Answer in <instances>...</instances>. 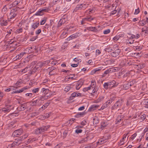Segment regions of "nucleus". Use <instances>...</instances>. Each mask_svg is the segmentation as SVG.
<instances>
[{"mask_svg":"<svg viewBox=\"0 0 148 148\" xmlns=\"http://www.w3.org/2000/svg\"><path fill=\"white\" fill-rule=\"evenodd\" d=\"M28 135V133L25 134L21 137H20L18 140H16L12 144L8 145L7 147V148H17L18 146H21L22 144L21 140L25 139Z\"/></svg>","mask_w":148,"mask_h":148,"instance_id":"obj_1","label":"nucleus"},{"mask_svg":"<svg viewBox=\"0 0 148 148\" xmlns=\"http://www.w3.org/2000/svg\"><path fill=\"white\" fill-rule=\"evenodd\" d=\"M18 8H15L12 9L9 14V18H8V21H11V23H13L15 20L14 19L17 16L18 14Z\"/></svg>","mask_w":148,"mask_h":148,"instance_id":"obj_2","label":"nucleus"},{"mask_svg":"<svg viewBox=\"0 0 148 148\" xmlns=\"http://www.w3.org/2000/svg\"><path fill=\"white\" fill-rule=\"evenodd\" d=\"M90 89L92 90V91L90 94L92 96H94L97 95L98 88L96 86V83L95 81H92L90 84Z\"/></svg>","mask_w":148,"mask_h":148,"instance_id":"obj_3","label":"nucleus"},{"mask_svg":"<svg viewBox=\"0 0 148 148\" xmlns=\"http://www.w3.org/2000/svg\"><path fill=\"white\" fill-rule=\"evenodd\" d=\"M116 83V82L114 80L105 82L103 84V87L106 90H107L108 88L111 89L115 86Z\"/></svg>","mask_w":148,"mask_h":148,"instance_id":"obj_4","label":"nucleus"},{"mask_svg":"<svg viewBox=\"0 0 148 148\" xmlns=\"http://www.w3.org/2000/svg\"><path fill=\"white\" fill-rule=\"evenodd\" d=\"M123 100L122 99H120L116 101L113 106L112 107L111 109L112 110L119 109L123 104Z\"/></svg>","mask_w":148,"mask_h":148,"instance_id":"obj_5","label":"nucleus"},{"mask_svg":"<svg viewBox=\"0 0 148 148\" xmlns=\"http://www.w3.org/2000/svg\"><path fill=\"white\" fill-rule=\"evenodd\" d=\"M48 69L49 70V75L50 76L57 75L58 72V70L56 67L52 66L48 68Z\"/></svg>","mask_w":148,"mask_h":148,"instance_id":"obj_6","label":"nucleus"},{"mask_svg":"<svg viewBox=\"0 0 148 148\" xmlns=\"http://www.w3.org/2000/svg\"><path fill=\"white\" fill-rule=\"evenodd\" d=\"M50 126L49 125L43 126L40 128L37 129L35 132L36 134H38L45 132L49 128Z\"/></svg>","mask_w":148,"mask_h":148,"instance_id":"obj_7","label":"nucleus"},{"mask_svg":"<svg viewBox=\"0 0 148 148\" xmlns=\"http://www.w3.org/2000/svg\"><path fill=\"white\" fill-rule=\"evenodd\" d=\"M67 20V16L64 15L60 20L57 24V27H59L62 25L64 24Z\"/></svg>","mask_w":148,"mask_h":148,"instance_id":"obj_8","label":"nucleus"},{"mask_svg":"<svg viewBox=\"0 0 148 148\" xmlns=\"http://www.w3.org/2000/svg\"><path fill=\"white\" fill-rule=\"evenodd\" d=\"M88 5L87 4H82L77 5L76 7L74 9V10L77 11L79 10H80L82 8H87Z\"/></svg>","mask_w":148,"mask_h":148,"instance_id":"obj_9","label":"nucleus"},{"mask_svg":"<svg viewBox=\"0 0 148 148\" xmlns=\"http://www.w3.org/2000/svg\"><path fill=\"white\" fill-rule=\"evenodd\" d=\"M116 71V69L114 68H110L104 71V74L102 75V77H104L106 76V75H107V74L115 72Z\"/></svg>","mask_w":148,"mask_h":148,"instance_id":"obj_10","label":"nucleus"},{"mask_svg":"<svg viewBox=\"0 0 148 148\" xmlns=\"http://www.w3.org/2000/svg\"><path fill=\"white\" fill-rule=\"evenodd\" d=\"M23 131L21 129L15 130L13 132L12 135L14 137H18L23 133Z\"/></svg>","mask_w":148,"mask_h":148,"instance_id":"obj_11","label":"nucleus"},{"mask_svg":"<svg viewBox=\"0 0 148 148\" xmlns=\"http://www.w3.org/2000/svg\"><path fill=\"white\" fill-rule=\"evenodd\" d=\"M121 50L120 49H117L115 51L110 53L111 55L113 57L115 58L118 56L120 53Z\"/></svg>","mask_w":148,"mask_h":148,"instance_id":"obj_12","label":"nucleus"},{"mask_svg":"<svg viewBox=\"0 0 148 148\" xmlns=\"http://www.w3.org/2000/svg\"><path fill=\"white\" fill-rule=\"evenodd\" d=\"M9 21L8 20H6L1 18L0 19V25L2 26H6L8 25V22ZM9 22H10L9 21Z\"/></svg>","mask_w":148,"mask_h":148,"instance_id":"obj_13","label":"nucleus"},{"mask_svg":"<svg viewBox=\"0 0 148 148\" xmlns=\"http://www.w3.org/2000/svg\"><path fill=\"white\" fill-rule=\"evenodd\" d=\"M48 11V8H46L44 9H40L35 14L36 15H42L43 13L47 12Z\"/></svg>","mask_w":148,"mask_h":148,"instance_id":"obj_14","label":"nucleus"},{"mask_svg":"<svg viewBox=\"0 0 148 148\" xmlns=\"http://www.w3.org/2000/svg\"><path fill=\"white\" fill-rule=\"evenodd\" d=\"M27 104L24 103L20 105L17 107V109L18 111H23L24 110L27 108Z\"/></svg>","mask_w":148,"mask_h":148,"instance_id":"obj_15","label":"nucleus"},{"mask_svg":"<svg viewBox=\"0 0 148 148\" xmlns=\"http://www.w3.org/2000/svg\"><path fill=\"white\" fill-rule=\"evenodd\" d=\"M94 19V18H91V16H86L85 18H83L81 21V23L82 24H83L87 21H91Z\"/></svg>","mask_w":148,"mask_h":148,"instance_id":"obj_16","label":"nucleus"},{"mask_svg":"<svg viewBox=\"0 0 148 148\" xmlns=\"http://www.w3.org/2000/svg\"><path fill=\"white\" fill-rule=\"evenodd\" d=\"M9 106H7L4 108L1 109H0V111L3 112L5 113H7L9 112L12 109V108H11V106L9 105Z\"/></svg>","mask_w":148,"mask_h":148,"instance_id":"obj_17","label":"nucleus"},{"mask_svg":"<svg viewBox=\"0 0 148 148\" xmlns=\"http://www.w3.org/2000/svg\"><path fill=\"white\" fill-rule=\"evenodd\" d=\"M8 44L10 47H15L17 45V43L16 41L12 39L8 42Z\"/></svg>","mask_w":148,"mask_h":148,"instance_id":"obj_18","label":"nucleus"},{"mask_svg":"<svg viewBox=\"0 0 148 148\" xmlns=\"http://www.w3.org/2000/svg\"><path fill=\"white\" fill-rule=\"evenodd\" d=\"M31 105L32 106H40L41 105L39 101V100L37 98L36 100L33 101L31 103Z\"/></svg>","mask_w":148,"mask_h":148,"instance_id":"obj_19","label":"nucleus"},{"mask_svg":"<svg viewBox=\"0 0 148 148\" xmlns=\"http://www.w3.org/2000/svg\"><path fill=\"white\" fill-rule=\"evenodd\" d=\"M41 68L40 67L39 64L38 63L36 64L35 66L33 68L31 72V74H32L36 72L37 70H39Z\"/></svg>","mask_w":148,"mask_h":148,"instance_id":"obj_20","label":"nucleus"},{"mask_svg":"<svg viewBox=\"0 0 148 148\" xmlns=\"http://www.w3.org/2000/svg\"><path fill=\"white\" fill-rule=\"evenodd\" d=\"M49 96L44 95V96H42L40 97H38V100H39V101L40 103L42 104V101L45 99H48Z\"/></svg>","mask_w":148,"mask_h":148,"instance_id":"obj_21","label":"nucleus"},{"mask_svg":"<svg viewBox=\"0 0 148 148\" xmlns=\"http://www.w3.org/2000/svg\"><path fill=\"white\" fill-rule=\"evenodd\" d=\"M83 84V82L82 81L77 82L76 84V88L77 90H79L82 87Z\"/></svg>","mask_w":148,"mask_h":148,"instance_id":"obj_22","label":"nucleus"},{"mask_svg":"<svg viewBox=\"0 0 148 148\" xmlns=\"http://www.w3.org/2000/svg\"><path fill=\"white\" fill-rule=\"evenodd\" d=\"M99 107V105L94 104L92 105L88 109L89 111H92L96 110Z\"/></svg>","mask_w":148,"mask_h":148,"instance_id":"obj_23","label":"nucleus"},{"mask_svg":"<svg viewBox=\"0 0 148 148\" xmlns=\"http://www.w3.org/2000/svg\"><path fill=\"white\" fill-rule=\"evenodd\" d=\"M50 103L47 102L45 103L42 107L39 109V111H42L46 109L47 107L49 106Z\"/></svg>","mask_w":148,"mask_h":148,"instance_id":"obj_24","label":"nucleus"},{"mask_svg":"<svg viewBox=\"0 0 148 148\" xmlns=\"http://www.w3.org/2000/svg\"><path fill=\"white\" fill-rule=\"evenodd\" d=\"M39 25V22H36L33 23L31 25V28L33 29V31L38 27Z\"/></svg>","mask_w":148,"mask_h":148,"instance_id":"obj_25","label":"nucleus"},{"mask_svg":"<svg viewBox=\"0 0 148 148\" xmlns=\"http://www.w3.org/2000/svg\"><path fill=\"white\" fill-rule=\"evenodd\" d=\"M86 29L91 31L96 32L97 31V29L96 27H90L86 28Z\"/></svg>","mask_w":148,"mask_h":148,"instance_id":"obj_26","label":"nucleus"},{"mask_svg":"<svg viewBox=\"0 0 148 148\" xmlns=\"http://www.w3.org/2000/svg\"><path fill=\"white\" fill-rule=\"evenodd\" d=\"M81 35V33H76L71 35L70 36V37L71 38V39H73L74 38H76Z\"/></svg>","mask_w":148,"mask_h":148,"instance_id":"obj_27","label":"nucleus"},{"mask_svg":"<svg viewBox=\"0 0 148 148\" xmlns=\"http://www.w3.org/2000/svg\"><path fill=\"white\" fill-rule=\"evenodd\" d=\"M81 95V94L80 93L74 92L72 94L71 97L72 99H73L75 97H78Z\"/></svg>","mask_w":148,"mask_h":148,"instance_id":"obj_28","label":"nucleus"},{"mask_svg":"<svg viewBox=\"0 0 148 148\" xmlns=\"http://www.w3.org/2000/svg\"><path fill=\"white\" fill-rule=\"evenodd\" d=\"M7 34L5 36V38H8L10 35L13 33V31L12 29H10L7 30Z\"/></svg>","mask_w":148,"mask_h":148,"instance_id":"obj_29","label":"nucleus"},{"mask_svg":"<svg viewBox=\"0 0 148 148\" xmlns=\"http://www.w3.org/2000/svg\"><path fill=\"white\" fill-rule=\"evenodd\" d=\"M25 53V52H22L20 53L19 54L17 55L16 57V60H19L22 58L24 54Z\"/></svg>","mask_w":148,"mask_h":148,"instance_id":"obj_30","label":"nucleus"},{"mask_svg":"<svg viewBox=\"0 0 148 148\" xmlns=\"http://www.w3.org/2000/svg\"><path fill=\"white\" fill-rule=\"evenodd\" d=\"M85 114L84 112H79L75 116V117L78 118L80 117L83 116Z\"/></svg>","mask_w":148,"mask_h":148,"instance_id":"obj_31","label":"nucleus"},{"mask_svg":"<svg viewBox=\"0 0 148 148\" xmlns=\"http://www.w3.org/2000/svg\"><path fill=\"white\" fill-rule=\"evenodd\" d=\"M40 89L39 88H35L32 90V93L33 94V95H34V94H36L37 92H38Z\"/></svg>","mask_w":148,"mask_h":148,"instance_id":"obj_32","label":"nucleus"},{"mask_svg":"<svg viewBox=\"0 0 148 148\" xmlns=\"http://www.w3.org/2000/svg\"><path fill=\"white\" fill-rule=\"evenodd\" d=\"M106 142L105 140L103 138H100L99 139L97 143L99 144L100 145H101Z\"/></svg>","mask_w":148,"mask_h":148,"instance_id":"obj_33","label":"nucleus"},{"mask_svg":"<svg viewBox=\"0 0 148 148\" xmlns=\"http://www.w3.org/2000/svg\"><path fill=\"white\" fill-rule=\"evenodd\" d=\"M67 33L66 31H64L61 34L60 36V38L63 39L65 38L67 36Z\"/></svg>","mask_w":148,"mask_h":148,"instance_id":"obj_34","label":"nucleus"},{"mask_svg":"<svg viewBox=\"0 0 148 148\" xmlns=\"http://www.w3.org/2000/svg\"><path fill=\"white\" fill-rule=\"evenodd\" d=\"M88 137H87L85 138H82L81 140L78 141V143H82L87 141L88 140Z\"/></svg>","mask_w":148,"mask_h":148,"instance_id":"obj_35","label":"nucleus"},{"mask_svg":"<svg viewBox=\"0 0 148 148\" xmlns=\"http://www.w3.org/2000/svg\"><path fill=\"white\" fill-rule=\"evenodd\" d=\"M93 122L94 124H97L99 122L98 118L97 117H94L93 119Z\"/></svg>","mask_w":148,"mask_h":148,"instance_id":"obj_36","label":"nucleus"},{"mask_svg":"<svg viewBox=\"0 0 148 148\" xmlns=\"http://www.w3.org/2000/svg\"><path fill=\"white\" fill-rule=\"evenodd\" d=\"M104 98V97L102 96L99 97L98 99L95 101V103H97L103 100Z\"/></svg>","mask_w":148,"mask_h":148,"instance_id":"obj_37","label":"nucleus"},{"mask_svg":"<svg viewBox=\"0 0 148 148\" xmlns=\"http://www.w3.org/2000/svg\"><path fill=\"white\" fill-rule=\"evenodd\" d=\"M111 103L110 102V101L108 100L107 101L105 102L104 104H103V109L104 108H107L108 106Z\"/></svg>","mask_w":148,"mask_h":148,"instance_id":"obj_38","label":"nucleus"},{"mask_svg":"<svg viewBox=\"0 0 148 148\" xmlns=\"http://www.w3.org/2000/svg\"><path fill=\"white\" fill-rule=\"evenodd\" d=\"M123 89L125 90H127L130 88L128 83L124 84L123 85Z\"/></svg>","mask_w":148,"mask_h":148,"instance_id":"obj_39","label":"nucleus"},{"mask_svg":"<svg viewBox=\"0 0 148 148\" xmlns=\"http://www.w3.org/2000/svg\"><path fill=\"white\" fill-rule=\"evenodd\" d=\"M42 89H44L42 91L43 93L45 94V95H46L49 92V90L48 89H45L44 88H43Z\"/></svg>","mask_w":148,"mask_h":148,"instance_id":"obj_40","label":"nucleus"},{"mask_svg":"<svg viewBox=\"0 0 148 148\" xmlns=\"http://www.w3.org/2000/svg\"><path fill=\"white\" fill-rule=\"evenodd\" d=\"M128 85L130 87L132 86L133 85L136 83V82L134 80H132L129 82H128Z\"/></svg>","mask_w":148,"mask_h":148,"instance_id":"obj_41","label":"nucleus"},{"mask_svg":"<svg viewBox=\"0 0 148 148\" xmlns=\"http://www.w3.org/2000/svg\"><path fill=\"white\" fill-rule=\"evenodd\" d=\"M33 95V94L31 93H27L25 94L26 96L28 97L29 98H30L33 97H34V96Z\"/></svg>","mask_w":148,"mask_h":148,"instance_id":"obj_42","label":"nucleus"},{"mask_svg":"<svg viewBox=\"0 0 148 148\" xmlns=\"http://www.w3.org/2000/svg\"><path fill=\"white\" fill-rule=\"evenodd\" d=\"M71 87L70 86H66L64 88V90L66 92L69 91L71 89Z\"/></svg>","mask_w":148,"mask_h":148,"instance_id":"obj_43","label":"nucleus"},{"mask_svg":"<svg viewBox=\"0 0 148 148\" xmlns=\"http://www.w3.org/2000/svg\"><path fill=\"white\" fill-rule=\"evenodd\" d=\"M38 63L39 64L41 68L46 65V63L45 62H38Z\"/></svg>","mask_w":148,"mask_h":148,"instance_id":"obj_44","label":"nucleus"},{"mask_svg":"<svg viewBox=\"0 0 148 148\" xmlns=\"http://www.w3.org/2000/svg\"><path fill=\"white\" fill-rule=\"evenodd\" d=\"M110 30L109 29H108L103 31V33L104 34H107L110 33Z\"/></svg>","mask_w":148,"mask_h":148,"instance_id":"obj_45","label":"nucleus"},{"mask_svg":"<svg viewBox=\"0 0 148 148\" xmlns=\"http://www.w3.org/2000/svg\"><path fill=\"white\" fill-rule=\"evenodd\" d=\"M132 100L131 99H128L126 105L127 106H130L132 104Z\"/></svg>","mask_w":148,"mask_h":148,"instance_id":"obj_46","label":"nucleus"},{"mask_svg":"<svg viewBox=\"0 0 148 148\" xmlns=\"http://www.w3.org/2000/svg\"><path fill=\"white\" fill-rule=\"evenodd\" d=\"M107 125V124L106 123L104 122H102L101 123V128H104L106 127Z\"/></svg>","mask_w":148,"mask_h":148,"instance_id":"obj_47","label":"nucleus"},{"mask_svg":"<svg viewBox=\"0 0 148 148\" xmlns=\"http://www.w3.org/2000/svg\"><path fill=\"white\" fill-rule=\"evenodd\" d=\"M46 21V18H44L40 22V25H44Z\"/></svg>","mask_w":148,"mask_h":148,"instance_id":"obj_48","label":"nucleus"},{"mask_svg":"<svg viewBox=\"0 0 148 148\" xmlns=\"http://www.w3.org/2000/svg\"><path fill=\"white\" fill-rule=\"evenodd\" d=\"M143 20H141V19H140V20L138 22V24H140V25L141 26H144L146 24V22H141L142 21H143Z\"/></svg>","mask_w":148,"mask_h":148,"instance_id":"obj_49","label":"nucleus"},{"mask_svg":"<svg viewBox=\"0 0 148 148\" xmlns=\"http://www.w3.org/2000/svg\"><path fill=\"white\" fill-rule=\"evenodd\" d=\"M90 86L88 87H86L84 88L83 89V90L84 92H86V91H88L89 90H90Z\"/></svg>","mask_w":148,"mask_h":148,"instance_id":"obj_50","label":"nucleus"},{"mask_svg":"<svg viewBox=\"0 0 148 148\" xmlns=\"http://www.w3.org/2000/svg\"><path fill=\"white\" fill-rule=\"evenodd\" d=\"M11 102V100L8 99L5 102V104L7 105L8 106H9V105H11L10 104Z\"/></svg>","mask_w":148,"mask_h":148,"instance_id":"obj_51","label":"nucleus"},{"mask_svg":"<svg viewBox=\"0 0 148 148\" xmlns=\"http://www.w3.org/2000/svg\"><path fill=\"white\" fill-rule=\"evenodd\" d=\"M23 32V29L22 28H19L17 29L16 31V33L17 34H19L20 33L22 32Z\"/></svg>","mask_w":148,"mask_h":148,"instance_id":"obj_52","label":"nucleus"},{"mask_svg":"<svg viewBox=\"0 0 148 148\" xmlns=\"http://www.w3.org/2000/svg\"><path fill=\"white\" fill-rule=\"evenodd\" d=\"M28 67H26L25 69L21 70V72L23 73H26L28 71Z\"/></svg>","mask_w":148,"mask_h":148,"instance_id":"obj_53","label":"nucleus"},{"mask_svg":"<svg viewBox=\"0 0 148 148\" xmlns=\"http://www.w3.org/2000/svg\"><path fill=\"white\" fill-rule=\"evenodd\" d=\"M140 12V10L139 8H138L137 9H136L135 10V11L134 13V14H137Z\"/></svg>","mask_w":148,"mask_h":148,"instance_id":"obj_54","label":"nucleus"},{"mask_svg":"<svg viewBox=\"0 0 148 148\" xmlns=\"http://www.w3.org/2000/svg\"><path fill=\"white\" fill-rule=\"evenodd\" d=\"M142 32H144V31H147L148 29V27L146 26H144L142 29Z\"/></svg>","mask_w":148,"mask_h":148,"instance_id":"obj_55","label":"nucleus"},{"mask_svg":"<svg viewBox=\"0 0 148 148\" xmlns=\"http://www.w3.org/2000/svg\"><path fill=\"white\" fill-rule=\"evenodd\" d=\"M38 38V36H36L33 37L32 38H31L29 40L30 41H33L35 40L36 39H37Z\"/></svg>","mask_w":148,"mask_h":148,"instance_id":"obj_56","label":"nucleus"},{"mask_svg":"<svg viewBox=\"0 0 148 148\" xmlns=\"http://www.w3.org/2000/svg\"><path fill=\"white\" fill-rule=\"evenodd\" d=\"M41 31V30L40 29L36 30L35 32V33L37 36H38L40 33Z\"/></svg>","mask_w":148,"mask_h":148,"instance_id":"obj_57","label":"nucleus"},{"mask_svg":"<svg viewBox=\"0 0 148 148\" xmlns=\"http://www.w3.org/2000/svg\"><path fill=\"white\" fill-rule=\"evenodd\" d=\"M137 135V134L136 133H134L133 135H132V137L130 138V139H131L132 140H133L135 138Z\"/></svg>","mask_w":148,"mask_h":148,"instance_id":"obj_58","label":"nucleus"},{"mask_svg":"<svg viewBox=\"0 0 148 148\" xmlns=\"http://www.w3.org/2000/svg\"><path fill=\"white\" fill-rule=\"evenodd\" d=\"M19 3V1H14L12 3V6H15L17 5V4H18Z\"/></svg>","mask_w":148,"mask_h":148,"instance_id":"obj_59","label":"nucleus"},{"mask_svg":"<svg viewBox=\"0 0 148 148\" xmlns=\"http://www.w3.org/2000/svg\"><path fill=\"white\" fill-rule=\"evenodd\" d=\"M105 50L106 52H111L112 50V49L111 48H106Z\"/></svg>","mask_w":148,"mask_h":148,"instance_id":"obj_60","label":"nucleus"},{"mask_svg":"<svg viewBox=\"0 0 148 148\" xmlns=\"http://www.w3.org/2000/svg\"><path fill=\"white\" fill-rule=\"evenodd\" d=\"M119 39L118 35L116 36H115L114 37L113 39L114 40V41H116L117 40H119Z\"/></svg>","mask_w":148,"mask_h":148,"instance_id":"obj_61","label":"nucleus"},{"mask_svg":"<svg viewBox=\"0 0 148 148\" xmlns=\"http://www.w3.org/2000/svg\"><path fill=\"white\" fill-rule=\"evenodd\" d=\"M115 61L113 59H110L108 61V63L110 64H112L114 63Z\"/></svg>","mask_w":148,"mask_h":148,"instance_id":"obj_62","label":"nucleus"},{"mask_svg":"<svg viewBox=\"0 0 148 148\" xmlns=\"http://www.w3.org/2000/svg\"><path fill=\"white\" fill-rule=\"evenodd\" d=\"M82 130L81 129H79V130L77 129V130H75V133H77V134H78L79 133H82Z\"/></svg>","mask_w":148,"mask_h":148,"instance_id":"obj_63","label":"nucleus"},{"mask_svg":"<svg viewBox=\"0 0 148 148\" xmlns=\"http://www.w3.org/2000/svg\"><path fill=\"white\" fill-rule=\"evenodd\" d=\"M91 147L90 145H88L86 146L85 147L84 146L81 147L80 148H91Z\"/></svg>","mask_w":148,"mask_h":148,"instance_id":"obj_64","label":"nucleus"}]
</instances>
